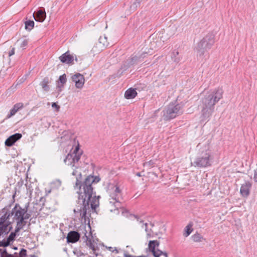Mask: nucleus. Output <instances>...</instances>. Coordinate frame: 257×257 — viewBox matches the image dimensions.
I'll use <instances>...</instances> for the list:
<instances>
[{
  "label": "nucleus",
  "mask_w": 257,
  "mask_h": 257,
  "mask_svg": "<svg viewBox=\"0 0 257 257\" xmlns=\"http://www.w3.org/2000/svg\"><path fill=\"white\" fill-rule=\"evenodd\" d=\"M72 174L73 176H79V177H76L75 186L78 189L77 191L78 194V205L74 209V212L79 218L86 221V218H88L86 216L87 211L90 210V208L92 210H95L99 206L100 196L96 197L93 184L98 183L100 179L97 176L89 175L83 181H81V172L74 170Z\"/></svg>",
  "instance_id": "nucleus-1"
},
{
  "label": "nucleus",
  "mask_w": 257,
  "mask_h": 257,
  "mask_svg": "<svg viewBox=\"0 0 257 257\" xmlns=\"http://www.w3.org/2000/svg\"><path fill=\"white\" fill-rule=\"evenodd\" d=\"M223 91L217 88L209 91L202 99L201 104V120H206L214 111L215 105L222 98Z\"/></svg>",
  "instance_id": "nucleus-2"
},
{
  "label": "nucleus",
  "mask_w": 257,
  "mask_h": 257,
  "mask_svg": "<svg viewBox=\"0 0 257 257\" xmlns=\"http://www.w3.org/2000/svg\"><path fill=\"white\" fill-rule=\"evenodd\" d=\"M107 192L109 195V203L111 207L110 211L118 209L121 207V191L117 183H110L108 185Z\"/></svg>",
  "instance_id": "nucleus-3"
},
{
  "label": "nucleus",
  "mask_w": 257,
  "mask_h": 257,
  "mask_svg": "<svg viewBox=\"0 0 257 257\" xmlns=\"http://www.w3.org/2000/svg\"><path fill=\"white\" fill-rule=\"evenodd\" d=\"M213 157L208 146L200 151L195 158L191 165L198 168H206L211 165Z\"/></svg>",
  "instance_id": "nucleus-4"
},
{
  "label": "nucleus",
  "mask_w": 257,
  "mask_h": 257,
  "mask_svg": "<svg viewBox=\"0 0 257 257\" xmlns=\"http://www.w3.org/2000/svg\"><path fill=\"white\" fill-rule=\"evenodd\" d=\"M214 42V35L212 34H207L197 44L195 48L197 54L200 57L203 56L211 49Z\"/></svg>",
  "instance_id": "nucleus-5"
},
{
  "label": "nucleus",
  "mask_w": 257,
  "mask_h": 257,
  "mask_svg": "<svg viewBox=\"0 0 257 257\" xmlns=\"http://www.w3.org/2000/svg\"><path fill=\"white\" fill-rule=\"evenodd\" d=\"M163 112L164 119L170 120L183 113V105L180 104L170 103Z\"/></svg>",
  "instance_id": "nucleus-6"
},
{
  "label": "nucleus",
  "mask_w": 257,
  "mask_h": 257,
  "mask_svg": "<svg viewBox=\"0 0 257 257\" xmlns=\"http://www.w3.org/2000/svg\"><path fill=\"white\" fill-rule=\"evenodd\" d=\"M82 153V151L80 150L79 146L78 145L72 152L67 154L64 160V163L67 165H72L75 168H78L80 167L79 162Z\"/></svg>",
  "instance_id": "nucleus-7"
},
{
  "label": "nucleus",
  "mask_w": 257,
  "mask_h": 257,
  "mask_svg": "<svg viewBox=\"0 0 257 257\" xmlns=\"http://www.w3.org/2000/svg\"><path fill=\"white\" fill-rule=\"evenodd\" d=\"M28 207L29 205L28 204L26 205L24 208H22L20 206L18 208L17 206L16 205L12 211V215H13L14 214V218L17 220H20L22 219L23 220H24L23 216V215H25V213L28 211Z\"/></svg>",
  "instance_id": "nucleus-8"
},
{
  "label": "nucleus",
  "mask_w": 257,
  "mask_h": 257,
  "mask_svg": "<svg viewBox=\"0 0 257 257\" xmlns=\"http://www.w3.org/2000/svg\"><path fill=\"white\" fill-rule=\"evenodd\" d=\"M71 79L75 83L76 88L81 89L83 87L85 82V79L83 75L79 73H76L72 76Z\"/></svg>",
  "instance_id": "nucleus-9"
},
{
  "label": "nucleus",
  "mask_w": 257,
  "mask_h": 257,
  "mask_svg": "<svg viewBox=\"0 0 257 257\" xmlns=\"http://www.w3.org/2000/svg\"><path fill=\"white\" fill-rule=\"evenodd\" d=\"M33 15L35 20L39 22H44L46 17V14L43 8H41L37 11L35 12Z\"/></svg>",
  "instance_id": "nucleus-10"
},
{
  "label": "nucleus",
  "mask_w": 257,
  "mask_h": 257,
  "mask_svg": "<svg viewBox=\"0 0 257 257\" xmlns=\"http://www.w3.org/2000/svg\"><path fill=\"white\" fill-rule=\"evenodd\" d=\"M252 184L249 181H245L241 186L240 193L242 196L247 197L250 194V190Z\"/></svg>",
  "instance_id": "nucleus-11"
},
{
  "label": "nucleus",
  "mask_w": 257,
  "mask_h": 257,
  "mask_svg": "<svg viewBox=\"0 0 257 257\" xmlns=\"http://www.w3.org/2000/svg\"><path fill=\"white\" fill-rule=\"evenodd\" d=\"M59 59L63 63H65L69 65H72L74 64V57L70 54L69 51L63 54L59 57Z\"/></svg>",
  "instance_id": "nucleus-12"
},
{
  "label": "nucleus",
  "mask_w": 257,
  "mask_h": 257,
  "mask_svg": "<svg viewBox=\"0 0 257 257\" xmlns=\"http://www.w3.org/2000/svg\"><path fill=\"white\" fill-rule=\"evenodd\" d=\"M22 137L21 134L16 133L9 137L5 141V145L7 146H12L15 142L20 140Z\"/></svg>",
  "instance_id": "nucleus-13"
},
{
  "label": "nucleus",
  "mask_w": 257,
  "mask_h": 257,
  "mask_svg": "<svg viewBox=\"0 0 257 257\" xmlns=\"http://www.w3.org/2000/svg\"><path fill=\"white\" fill-rule=\"evenodd\" d=\"M80 234L76 231H70L67 236V242L68 243H75L79 240Z\"/></svg>",
  "instance_id": "nucleus-14"
},
{
  "label": "nucleus",
  "mask_w": 257,
  "mask_h": 257,
  "mask_svg": "<svg viewBox=\"0 0 257 257\" xmlns=\"http://www.w3.org/2000/svg\"><path fill=\"white\" fill-rule=\"evenodd\" d=\"M23 107L24 104L22 102L15 104L13 107L10 110V113L7 115L6 118L8 119L11 118Z\"/></svg>",
  "instance_id": "nucleus-15"
},
{
  "label": "nucleus",
  "mask_w": 257,
  "mask_h": 257,
  "mask_svg": "<svg viewBox=\"0 0 257 257\" xmlns=\"http://www.w3.org/2000/svg\"><path fill=\"white\" fill-rule=\"evenodd\" d=\"M67 82L66 74H64L60 76L59 79L57 82V89L58 92L59 93L62 91V88L64 86V84Z\"/></svg>",
  "instance_id": "nucleus-16"
},
{
  "label": "nucleus",
  "mask_w": 257,
  "mask_h": 257,
  "mask_svg": "<svg viewBox=\"0 0 257 257\" xmlns=\"http://www.w3.org/2000/svg\"><path fill=\"white\" fill-rule=\"evenodd\" d=\"M109 42L107 41V38L104 35L103 36H100L99 39L98 45L100 48L101 50L105 48H106L109 45Z\"/></svg>",
  "instance_id": "nucleus-17"
},
{
  "label": "nucleus",
  "mask_w": 257,
  "mask_h": 257,
  "mask_svg": "<svg viewBox=\"0 0 257 257\" xmlns=\"http://www.w3.org/2000/svg\"><path fill=\"white\" fill-rule=\"evenodd\" d=\"M137 95V91L133 88L128 89L124 93V97L127 99L134 98Z\"/></svg>",
  "instance_id": "nucleus-18"
},
{
  "label": "nucleus",
  "mask_w": 257,
  "mask_h": 257,
  "mask_svg": "<svg viewBox=\"0 0 257 257\" xmlns=\"http://www.w3.org/2000/svg\"><path fill=\"white\" fill-rule=\"evenodd\" d=\"M50 82L49 77H45L40 83V85L45 91H48L50 90V87L48 85Z\"/></svg>",
  "instance_id": "nucleus-19"
},
{
  "label": "nucleus",
  "mask_w": 257,
  "mask_h": 257,
  "mask_svg": "<svg viewBox=\"0 0 257 257\" xmlns=\"http://www.w3.org/2000/svg\"><path fill=\"white\" fill-rule=\"evenodd\" d=\"M17 232H16V230L15 232H12L8 237L7 241L3 243V245L4 246H8L11 242H12L15 240L16 236V233Z\"/></svg>",
  "instance_id": "nucleus-20"
},
{
  "label": "nucleus",
  "mask_w": 257,
  "mask_h": 257,
  "mask_svg": "<svg viewBox=\"0 0 257 257\" xmlns=\"http://www.w3.org/2000/svg\"><path fill=\"white\" fill-rule=\"evenodd\" d=\"M159 242L157 240H150L149 243V248L150 250L152 252L156 250V247H158Z\"/></svg>",
  "instance_id": "nucleus-21"
},
{
  "label": "nucleus",
  "mask_w": 257,
  "mask_h": 257,
  "mask_svg": "<svg viewBox=\"0 0 257 257\" xmlns=\"http://www.w3.org/2000/svg\"><path fill=\"white\" fill-rule=\"evenodd\" d=\"M9 225L7 224H3L0 222V236L4 233H8L10 230L11 227L8 229Z\"/></svg>",
  "instance_id": "nucleus-22"
},
{
  "label": "nucleus",
  "mask_w": 257,
  "mask_h": 257,
  "mask_svg": "<svg viewBox=\"0 0 257 257\" xmlns=\"http://www.w3.org/2000/svg\"><path fill=\"white\" fill-rule=\"evenodd\" d=\"M178 51L176 50L173 51L171 54L172 60L176 63H178L181 60L180 57L179 56H178Z\"/></svg>",
  "instance_id": "nucleus-23"
},
{
  "label": "nucleus",
  "mask_w": 257,
  "mask_h": 257,
  "mask_svg": "<svg viewBox=\"0 0 257 257\" xmlns=\"http://www.w3.org/2000/svg\"><path fill=\"white\" fill-rule=\"evenodd\" d=\"M27 221H24V220L21 219L18 220L17 222V226L16 227V232H19L21 229L23 228V226L26 224Z\"/></svg>",
  "instance_id": "nucleus-24"
},
{
  "label": "nucleus",
  "mask_w": 257,
  "mask_h": 257,
  "mask_svg": "<svg viewBox=\"0 0 257 257\" xmlns=\"http://www.w3.org/2000/svg\"><path fill=\"white\" fill-rule=\"evenodd\" d=\"M25 29L28 31H30L34 27L35 23L33 21L28 20L25 22Z\"/></svg>",
  "instance_id": "nucleus-25"
},
{
  "label": "nucleus",
  "mask_w": 257,
  "mask_h": 257,
  "mask_svg": "<svg viewBox=\"0 0 257 257\" xmlns=\"http://www.w3.org/2000/svg\"><path fill=\"white\" fill-rule=\"evenodd\" d=\"M192 238L195 242H201L204 239L203 236L198 232L193 235Z\"/></svg>",
  "instance_id": "nucleus-26"
},
{
  "label": "nucleus",
  "mask_w": 257,
  "mask_h": 257,
  "mask_svg": "<svg viewBox=\"0 0 257 257\" xmlns=\"http://www.w3.org/2000/svg\"><path fill=\"white\" fill-rule=\"evenodd\" d=\"M142 61L141 57H139V56H135L131 58L130 64L131 65H135Z\"/></svg>",
  "instance_id": "nucleus-27"
},
{
  "label": "nucleus",
  "mask_w": 257,
  "mask_h": 257,
  "mask_svg": "<svg viewBox=\"0 0 257 257\" xmlns=\"http://www.w3.org/2000/svg\"><path fill=\"white\" fill-rule=\"evenodd\" d=\"M191 227H192V225L191 224H188V225H187L185 227V232L184 233V235L185 236H188V235H189L191 232H192V229H191Z\"/></svg>",
  "instance_id": "nucleus-28"
},
{
  "label": "nucleus",
  "mask_w": 257,
  "mask_h": 257,
  "mask_svg": "<svg viewBox=\"0 0 257 257\" xmlns=\"http://www.w3.org/2000/svg\"><path fill=\"white\" fill-rule=\"evenodd\" d=\"M135 218L137 219V220L138 222H139L140 223H143V225H142V227L143 228L144 226H145V230L147 232H148V230L147 228L148 223H144V221L141 218L138 217L137 216H135Z\"/></svg>",
  "instance_id": "nucleus-29"
},
{
  "label": "nucleus",
  "mask_w": 257,
  "mask_h": 257,
  "mask_svg": "<svg viewBox=\"0 0 257 257\" xmlns=\"http://www.w3.org/2000/svg\"><path fill=\"white\" fill-rule=\"evenodd\" d=\"M10 216V214H8L7 213H6L3 216H2L0 218V222H2L3 224H5V222L9 218Z\"/></svg>",
  "instance_id": "nucleus-30"
},
{
  "label": "nucleus",
  "mask_w": 257,
  "mask_h": 257,
  "mask_svg": "<svg viewBox=\"0 0 257 257\" xmlns=\"http://www.w3.org/2000/svg\"><path fill=\"white\" fill-rule=\"evenodd\" d=\"M73 253L75 255L77 256H85V254L82 252L80 249H74L73 250Z\"/></svg>",
  "instance_id": "nucleus-31"
},
{
  "label": "nucleus",
  "mask_w": 257,
  "mask_h": 257,
  "mask_svg": "<svg viewBox=\"0 0 257 257\" xmlns=\"http://www.w3.org/2000/svg\"><path fill=\"white\" fill-rule=\"evenodd\" d=\"M162 253L163 251L159 249L156 250L152 252V253L154 257H160V256L162 255Z\"/></svg>",
  "instance_id": "nucleus-32"
},
{
  "label": "nucleus",
  "mask_w": 257,
  "mask_h": 257,
  "mask_svg": "<svg viewBox=\"0 0 257 257\" xmlns=\"http://www.w3.org/2000/svg\"><path fill=\"white\" fill-rule=\"evenodd\" d=\"M143 0H136L132 6V8L136 9L137 7H140V4Z\"/></svg>",
  "instance_id": "nucleus-33"
},
{
  "label": "nucleus",
  "mask_w": 257,
  "mask_h": 257,
  "mask_svg": "<svg viewBox=\"0 0 257 257\" xmlns=\"http://www.w3.org/2000/svg\"><path fill=\"white\" fill-rule=\"evenodd\" d=\"M19 257H27L26 249L24 248L21 249L19 253Z\"/></svg>",
  "instance_id": "nucleus-34"
},
{
  "label": "nucleus",
  "mask_w": 257,
  "mask_h": 257,
  "mask_svg": "<svg viewBox=\"0 0 257 257\" xmlns=\"http://www.w3.org/2000/svg\"><path fill=\"white\" fill-rule=\"evenodd\" d=\"M87 245L94 251H95V244L91 241V240H89L87 242Z\"/></svg>",
  "instance_id": "nucleus-35"
},
{
  "label": "nucleus",
  "mask_w": 257,
  "mask_h": 257,
  "mask_svg": "<svg viewBox=\"0 0 257 257\" xmlns=\"http://www.w3.org/2000/svg\"><path fill=\"white\" fill-rule=\"evenodd\" d=\"M154 165V162L151 160L149 162H146L144 163V166H147L149 167H153Z\"/></svg>",
  "instance_id": "nucleus-36"
},
{
  "label": "nucleus",
  "mask_w": 257,
  "mask_h": 257,
  "mask_svg": "<svg viewBox=\"0 0 257 257\" xmlns=\"http://www.w3.org/2000/svg\"><path fill=\"white\" fill-rule=\"evenodd\" d=\"M52 107L55 108L57 111H59L60 109V106L58 105L56 102H53L52 103Z\"/></svg>",
  "instance_id": "nucleus-37"
},
{
  "label": "nucleus",
  "mask_w": 257,
  "mask_h": 257,
  "mask_svg": "<svg viewBox=\"0 0 257 257\" xmlns=\"http://www.w3.org/2000/svg\"><path fill=\"white\" fill-rule=\"evenodd\" d=\"M28 44V40L26 39H25L22 41V43L21 44L20 46L21 48H24V47H26L27 46Z\"/></svg>",
  "instance_id": "nucleus-38"
},
{
  "label": "nucleus",
  "mask_w": 257,
  "mask_h": 257,
  "mask_svg": "<svg viewBox=\"0 0 257 257\" xmlns=\"http://www.w3.org/2000/svg\"><path fill=\"white\" fill-rule=\"evenodd\" d=\"M31 217V214L28 213L27 212L25 213V215H23V218H24V221L25 220L29 219Z\"/></svg>",
  "instance_id": "nucleus-39"
},
{
  "label": "nucleus",
  "mask_w": 257,
  "mask_h": 257,
  "mask_svg": "<svg viewBox=\"0 0 257 257\" xmlns=\"http://www.w3.org/2000/svg\"><path fill=\"white\" fill-rule=\"evenodd\" d=\"M15 48H12V49L9 52V56L11 57L12 55L15 54Z\"/></svg>",
  "instance_id": "nucleus-40"
},
{
  "label": "nucleus",
  "mask_w": 257,
  "mask_h": 257,
  "mask_svg": "<svg viewBox=\"0 0 257 257\" xmlns=\"http://www.w3.org/2000/svg\"><path fill=\"white\" fill-rule=\"evenodd\" d=\"M124 257H147V256L144 255H141V256H134V255H133L126 254V253H125L124 254Z\"/></svg>",
  "instance_id": "nucleus-41"
},
{
  "label": "nucleus",
  "mask_w": 257,
  "mask_h": 257,
  "mask_svg": "<svg viewBox=\"0 0 257 257\" xmlns=\"http://www.w3.org/2000/svg\"><path fill=\"white\" fill-rule=\"evenodd\" d=\"M147 55V53H146V52H143L142 53H141L140 55H139V57H141V59L142 60V61L143 60V59L146 57Z\"/></svg>",
  "instance_id": "nucleus-42"
},
{
  "label": "nucleus",
  "mask_w": 257,
  "mask_h": 257,
  "mask_svg": "<svg viewBox=\"0 0 257 257\" xmlns=\"http://www.w3.org/2000/svg\"><path fill=\"white\" fill-rule=\"evenodd\" d=\"M253 179L255 182H257V169L254 170Z\"/></svg>",
  "instance_id": "nucleus-43"
},
{
  "label": "nucleus",
  "mask_w": 257,
  "mask_h": 257,
  "mask_svg": "<svg viewBox=\"0 0 257 257\" xmlns=\"http://www.w3.org/2000/svg\"><path fill=\"white\" fill-rule=\"evenodd\" d=\"M119 250L116 247H113V250L112 251V252L113 253H119Z\"/></svg>",
  "instance_id": "nucleus-44"
},
{
  "label": "nucleus",
  "mask_w": 257,
  "mask_h": 257,
  "mask_svg": "<svg viewBox=\"0 0 257 257\" xmlns=\"http://www.w3.org/2000/svg\"><path fill=\"white\" fill-rule=\"evenodd\" d=\"M162 255H164L165 257H168V253L166 252L163 251Z\"/></svg>",
  "instance_id": "nucleus-45"
},
{
  "label": "nucleus",
  "mask_w": 257,
  "mask_h": 257,
  "mask_svg": "<svg viewBox=\"0 0 257 257\" xmlns=\"http://www.w3.org/2000/svg\"><path fill=\"white\" fill-rule=\"evenodd\" d=\"M107 249H108L109 251H111V252H112V251H113V247H107Z\"/></svg>",
  "instance_id": "nucleus-46"
},
{
  "label": "nucleus",
  "mask_w": 257,
  "mask_h": 257,
  "mask_svg": "<svg viewBox=\"0 0 257 257\" xmlns=\"http://www.w3.org/2000/svg\"><path fill=\"white\" fill-rule=\"evenodd\" d=\"M30 257H36V256L35 254H31L30 255Z\"/></svg>",
  "instance_id": "nucleus-47"
},
{
  "label": "nucleus",
  "mask_w": 257,
  "mask_h": 257,
  "mask_svg": "<svg viewBox=\"0 0 257 257\" xmlns=\"http://www.w3.org/2000/svg\"><path fill=\"white\" fill-rule=\"evenodd\" d=\"M137 176H141V175L140 173H138L137 174Z\"/></svg>",
  "instance_id": "nucleus-48"
},
{
  "label": "nucleus",
  "mask_w": 257,
  "mask_h": 257,
  "mask_svg": "<svg viewBox=\"0 0 257 257\" xmlns=\"http://www.w3.org/2000/svg\"><path fill=\"white\" fill-rule=\"evenodd\" d=\"M75 60H76V61H77V58L76 57L75 58Z\"/></svg>",
  "instance_id": "nucleus-49"
}]
</instances>
